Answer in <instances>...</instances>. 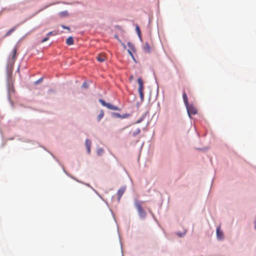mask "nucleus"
<instances>
[{
	"label": "nucleus",
	"mask_w": 256,
	"mask_h": 256,
	"mask_svg": "<svg viewBox=\"0 0 256 256\" xmlns=\"http://www.w3.org/2000/svg\"><path fill=\"white\" fill-rule=\"evenodd\" d=\"M8 91L9 93H10L12 92H14V88L12 86H10V84H8Z\"/></svg>",
	"instance_id": "a211bd4d"
},
{
	"label": "nucleus",
	"mask_w": 256,
	"mask_h": 256,
	"mask_svg": "<svg viewBox=\"0 0 256 256\" xmlns=\"http://www.w3.org/2000/svg\"><path fill=\"white\" fill-rule=\"evenodd\" d=\"M74 40L72 37V36L68 37L66 40V44L68 46L72 45L74 44Z\"/></svg>",
	"instance_id": "ddd939ff"
},
{
	"label": "nucleus",
	"mask_w": 256,
	"mask_h": 256,
	"mask_svg": "<svg viewBox=\"0 0 256 256\" xmlns=\"http://www.w3.org/2000/svg\"><path fill=\"white\" fill-rule=\"evenodd\" d=\"M42 78L39 79L38 80H37L36 82H35L36 84H38V82H40L42 81Z\"/></svg>",
	"instance_id": "a878e982"
},
{
	"label": "nucleus",
	"mask_w": 256,
	"mask_h": 256,
	"mask_svg": "<svg viewBox=\"0 0 256 256\" xmlns=\"http://www.w3.org/2000/svg\"><path fill=\"white\" fill-rule=\"evenodd\" d=\"M144 120V116L141 117L139 120L136 122V124H139L141 122Z\"/></svg>",
	"instance_id": "5701e85b"
},
{
	"label": "nucleus",
	"mask_w": 256,
	"mask_h": 256,
	"mask_svg": "<svg viewBox=\"0 0 256 256\" xmlns=\"http://www.w3.org/2000/svg\"><path fill=\"white\" fill-rule=\"evenodd\" d=\"M53 34V32H49L48 34V36H51V35H52Z\"/></svg>",
	"instance_id": "c85d7f7f"
},
{
	"label": "nucleus",
	"mask_w": 256,
	"mask_h": 256,
	"mask_svg": "<svg viewBox=\"0 0 256 256\" xmlns=\"http://www.w3.org/2000/svg\"><path fill=\"white\" fill-rule=\"evenodd\" d=\"M136 32L139 38H140V40H142L141 32H140V28L138 25H136Z\"/></svg>",
	"instance_id": "2eb2a0df"
},
{
	"label": "nucleus",
	"mask_w": 256,
	"mask_h": 256,
	"mask_svg": "<svg viewBox=\"0 0 256 256\" xmlns=\"http://www.w3.org/2000/svg\"><path fill=\"white\" fill-rule=\"evenodd\" d=\"M125 191V188H120L118 192H117V194L118 196V198L120 199V198L122 197V195L124 194V192Z\"/></svg>",
	"instance_id": "9d476101"
},
{
	"label": "nucleus",
	"mask_w": 256,
	"mask_h": 256,
	"mask_svg": "<svg viewBox=\"0 0 256 256\" xmlns=\"http://www.w3.org/2000/svg\"><path fill=\"white\" fill-rule=\"evenodd\" d=\"M143 50L146 53H150L152 51V47L151 46L148 44V42H146L143 47H142Z\"/></svg>",
	"instance_id": "39448f33"
},
{
	"label": "nucleus",
	"mask_w": 256,
	"mask_h": 256,
	"mask_svg": "<svg viewBox=\"0 0 256 256\" xmlns=\"http://www.w3.org/2000/svg\"><path fill=\"white\" fill-rule=\"evenodd\" d=\"M85 144H86V148L87 149L88 152V154H90V146L92 144V143H91V142L90 141V140L86 139V140Z\"/></svg>",
	"instance_id": "0eeeda50"
},
{
	"label": "nucleus",
	"mask_w": 256,
	"mask_h": 256,
	"mask_svg": "<svg viewBox=\"0 0 256 256\" xmlns=\"http://www.w3.org/2000/svg\"><path fill=\"white\" fill-rule=\"evenodd\" d=\"M62 27L64 28V29H67V30H69L70 29V28L68 26H62Z\"/></svg>",
	"instance_id": "cd10ccee"
},
{
	"label": "nucleus",
	"mask_w": 256,
	"mask_h": 256,
	"mask_svg": "<svg viewBox=\"0 0 256 256\" xmlns=\"http://www.w3.org/2000/svg\"><path fill=\"white\" fill-rule=\"evenodd\" d=\"M133 79H134V76H130V81H132V80H133Z\"/></svg>",
	"instance_id": "c756f323"
},
{
	"label": "nucleus",
	"mask_w": 256,
	"mask_h": 256,
	"mask_svg": "<svg viewBox=\"0 0 256 256\" xmlns=\"http://www.w3.org/2000/svg\"><path fill=\"white\" fill-rule=\"evenodd\" d=\"M140 132V130L139 128H138L135 131L133 132L132 134L133 136H136Z\"/></svg>",
	"instance_id": "f3484780"
},
{
	"label": "nucleus",
	"mask_w": 256,
	"mask_h": 256,
	"mask_svg": "<svg viewBox=\"0 0 256 256\" xmlns=\"http://www.w3.org/2000/svg\"><path fill=\"white\" fill-rule=\"evenodd\" d=\"M182 97L184 103L186 107H188V98L186 95V94L185 92H183L182 94Z\"/></svg>",
	"instance_id": "6e6552de"
},
{
	"label": "nucleus",
	"mask_w": 256,
	"mask_h": 256,
	"mask_svg": "<svg viewBox=\"0 0 256 256\" xmlns=\"http://www.w3.org/2000/svg\"><path fill=\"white\" fill-rule=\"evenodd\" d=\"M134 205L138 212L140 217L142 218H145L146 213L142 208V202L136 200L134 201Z\"/></svg>",
	"instance_id": "f257e3e1"
},
{
	"label": "nucleus",
	"mask_w": 256,
	"mask_h": 256,
	"mask_svg": "<svg viewBox=\"0 0 256 256\" xmlns=\"http://www.w3.org/2000/svg\"><path fill=\"white\" fill-rule=\"evenodd\" d=\"M96 59L100 62H103L106 60V56L104 54H100L96 56Z\"/></svg>",
	"instance_id": "1a4fd4ad"
},
{
	"label": "nucleus",
	"mask_w": 256,
	"mask_h": 256,
	"mask_svg": "<svg viewBox=\"0 0 256 256\" xmlns=\"http://www.w3.org/2000/svg\"><path fill=\"white\" fill-rule=\"evenodd\" d=\"M103 152V150L102 149H100V150H99L98 151V154H100V153H102Z\"/></svg>",
	"instance_id": "bb28decb"
},
{
	"label": "nucleus",
	"mask_w": 256,
	"mask_h": 256,
	"mask_svg": "<svg viewBox=\"0 0 256 256\" xmlns=\"http://www.w3.org/2000/svg\"><path fill=\"white\" fill-rule=\"evenodd\" d=\"M16 51H17V49L16 47H14L12 50V63L14 64V61H15V59H16Z\"/></svg>",
	"instance_id": "9b49d317"
},
{
	"label": "nucleus",
	"mask_w": 256,
	"mask_h": 256,
	"mask_svg": "<svg viewBox=\"0 0 256 256\" xmlns=\"http://www.w3.org/2000/svg\"><path fill=\"white\" fill-rule=\"evenodd\" d=\"M138 92L140 94V98L142 100H144V94L143 92L144 89V82L142 80L141 78H139L138 80Z\"/></svg>",
	"instance_id": "f03ea898"
},
{
	"label": "nucleus",
	"mask_w": 256,
	"mask_h": 256,
	"mask_svg": "<svg viewBox=\"0 0 256 256\" xmlns=\"http://www.w3.org/2000/svg\"><path fill=\"white\" fill-rule=\"evenodd\" d=\"M186 108L189 115H190V114H196L198 112L197 110L194 107L192 106H190L188 104V107H186Z\"/></svg>",
	"instance_id": "20e7f679"
},
{
	"label": "nucleus",
	"mask_w": 256,
	"mask_h": 256,
	"mask_svg": "<svg viewBox=\"0 0 256 256\" xmlns=\"http://www.w3.org/2000/svg\"><path fill=\"white\" fill-rule=\"evenodd\" d=\"M128 54H130V56H132V59H133L134 60H134V56L133 54H132V52L130 51V50H128Z\"/></svg>",
	"instance_id": "4be33fe9"
},
{
	"label": "nucleus",
	"mask_w": 256,
	"mask_h": 256,
	"mask_svg": "<svg viewBox=\"0 0 256 256\" xmlns=\"http://www.w3.org/2000/svg\"><path fill=\"white\" fill-rule=\"evenodd\" d=\"M114 116L117 117V118H120V116H122V115L120 114H119L118 113H114Z\"/></svg>",
	"instance_id": "393cba45"
},
{
	"label": "nucleus",
	"mask_w": 256,
	"mask_h": 256,
	"mask_svg": "<svg viewBox=\"0 0 256 256\" xmlns=\"http://www.w3.org/2000/svg\"><path fill=\"white\" fill-rule=\"evenodd\" d=\"M255 228H256V222H255Z\"/></svg>",
	"instance_id": "2f4dec72"
},
{
	"label": "nucleus",
	"mask_w": 256,
	"mask_h": 256,
	"mask_svg": "<svg viewBox=\"0 0 256 256\" xmlns=\"http://www.w3.org/2000/svg\"><path fill=\"white\" fill-rule=\"evenodd\" d=\"M17 26H14L13 28H12L11 29H10L7 32L6 34L4 36L6 37L9 36H10L15 31V30Z\"/></svg>",
	"instance_id": "f8f14e48"
},
{
	"label": "nucleus",
	"mask_w": 256,
	"mask_h": 256,
	"mask_svg": "<svg viewBox=\"0 0 256 256\" xmlns=\"http://www.w3.org/2000/svg\"><path fill=\"white\" fill-rule=\"evenodd\" d=\"M130 116V114H125L123 115H122V116H120V118H126L129 117Z\"/></svg>",
	"instance_id": "aec40b11"
},
{
	"label": "nucleus",
	"mask_w": 256,
	"mask_h": 256,
	"mask_svg": "<svg viewBox=\"0 0 256 256\" xmlns=\"http://www.w3.org/2000/svg\"><path fill=\"white\" fill-rule=\"evenodd\" d=\"M99 102L103 106H106L110 110H120V108L118 106H114L110 103H106L104 100L102 99H100Z\"/></svg>",
	"instance_id": "7ed1b4c3"
},
{
	"label": "nucleus",
	"mask_w": 256,
	"mask_h": 256,
	"mask_svg": "<svg viewBox=\"0 0 256 256\" xmlns=\"http://www.w3.org/2000/svg\"><path fill=\"white\" fill-rule=\"evenodd\" d=\"M114 38H116L117 40H118V36H116H116H114Z\"/></svg>",
	"instance_id": "7c9ffc66"
},
{
	"label": "nucleus",
	"mask_w": 256,
	"mask_h": 256,
	"mask_svg": "<svg viewBox=\"0 0 256 256\" xmlns=\"http://www.w3.org/2000/svg\"><path fill=\"white\" fill-rule=\"evenodd\" d=\"M104 112L103 110H101L98 116V121H100V120L104 117Z\"/></svg>",
	"instance_id": "dca6fc26"
},
{
	"label": "nucleus",
	"mask_w": 256,
	"mask_h": 256,
	"mask_svg": "<svg viewBox=\"0 0 256 256\" xmlns=\"http://www.w3.org/2000/svg\"><path fill=\"white\" fill-rule=\"evenodd\" d=\"M48 40V37L45 38L42 40V42H46Z\"/></svg>",
	"instance_id": "b1692460"
},
{
	"label": "nucleus",
	"mask_w": 256,
	"mask_h": 256,
	"mask_svg": "<svg viewBox=\"0 0 256 256\" xmlns=\"http://www.w3.org/2000/svg\"><path fill=\"white\" fill-rule=\"evenodd\" d=\"M128 46L130 48L131 50H134V46L133 44H132V43L128 42Z\"/></svg>",
	"instance_id": "6ab92c4d"
},
{
	"label": "nucleus",
	"mask_w": 256,
	"mask_h": 256,
	"mask_svg": "<svg viewBox=\"0 0 256 256\" xmlns=\"http://www.w3.org/2000/svg\"><path fill=\"white\" fill-rule=\"evenodd\" d=\"M216 236L218 240H222L224 238V234L222 231L220 230V226L216 228Z\"/></svg>",
	"instance_id": "423d86ee"
},
{
	"label": "nucleus",
	"mask_w": 256,
	"mask_h": 256,
	"mask_svg": "<svg viewBox=\"0 0 256 256\" xmlns=\"http://www.w3.org/2000/svg\"><path fill=\"white\" fill-rule=\"evenodd\" d=\"M59 16L61 18L66 17V16H68V11L64 10V11L60 12L59 13Z\"/></svg>",
	"instance_id": "4468645a"
},
{
	"label": "nucleus",
	"mask_w": 256,
	"mask_h": 256,
	"mask_svg": "<svg viewBox=\"0 0 256 256\" xmlns=\"http://www.w3.org/2000/svg\"><path fill=\"white\" fill-rule=\"evenodd\" d=\"M48 7V6H46L44 7V8H46Z\"/></svg>",
	"instance_id": "473e14b6"
},
{
	"label": "nucleus",
	"mask_w": 256,
	"mask_h": 256,
	"mask_svg": "<svg viewBox=\"0 0 256 256\" xmlns=\"http://www.w3.org/2000/svg\"><path fill=\"white\" fill-rule=\"evenodd\" d=\"M82 87L84 88H88V84L86 82H83V84H82Z\"/></svg>",
	"instance_id": "412c9836"
}]
</instances>
